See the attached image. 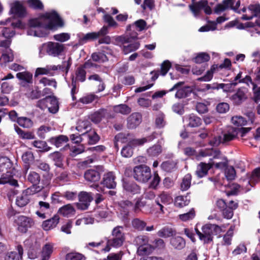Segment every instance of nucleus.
I'll list each match as a JSON object with an SVG mask.
<instances>
[{"label":"nucleus","mask_w":260,"mask_h":260,"mask_svg":"<svg viewBox=\"0 0 260 260\" xmlns=\"http://www.w3.org/2000/svg\"><path fill=\"white\" fill-rule=\"evenodd\" d=\"M14 222L18 226V230L22 233H26L28 229L34 224V220L31 218L23 215L17 216Z\"/></svg>","instance_id":"7"},{"label":"nucleus","mask_w":260,"mask_h":260,"mask_svg":"<svg viewBox=\"0 0 260 260\" xmlns=\"http://www.w3.org/2000/svg\"><path fill=\"white\" fill-rule=\"evenodd\" d=\"M53 251V245L50 243H46L42 247L41 252L42 260H49Z\"/></svg>","instance_id":"34"},{"label":"nucleus","mask_w":260,"mask_h":260,"mask_svg":"<svg viewBox=\"0 0 260 260\" xmlns=\"http://www.w3.org/2000/svg\"><path fill=\"white\" fill-rule=\"evenodd\" d=\"M93 61L99 62H104L108 60L107 55L102 52H94L91 54Z\"/></svg>","instance_id":"46"},{"label":"nucleus","mask_w":260,"mask_h":260,"mask_svg":"<svg viewBox=\"0 0 260 260\" xmlns=\"http://www.w3.org/2000/svg\"><path fill=\"white\" fill-rule=\"evenodd\" d=\"M14 129L18 136L19 138L22 140H33L36 138L34 132L32 131H24L18 125H14Z\"/></svg>","instance_id":"20"},{"label":"nucleus","mask_w":260,"mask_h":260,"mask_svg":"<svg viewBox=\"0 0 260 260\" xmlns=\"http://www.w3.org/2000/svg\"><path fill=\"white\" fill-rule=\"evenodd\" d=\"M247 89L246 88L240 87L235 94L232 95L231 99L235 105H239L247 99Z\"/></svg>","instance_id":"15"},{"label":"nucleus","mask_w":260,"mask_h":260,"mask_svg":"<svg viewBox=\"0 0 260 260\" xmlns=\"http://www.w3.org/2000/svg\"><path fill=\"white\" fill-rule=\"evenodd\" d=\"M51 129V127L42 125L37 129V134L40 139H44L46 138V134L50 132Z\"/></svg>","instance_id":"50"},{"label":"nucleus","mask_w":260,"mask_h":260,"mask_svg":"<svg viewBox=\"0 0 260 260\" xmlns=\"http://www.w3.org/2000/svg\"><path fill=\"white\" fill-rule=\"evenodd\" d=\"M59 217L58 215H55L49 219L44 221L42 223V228L45 231H48L56 226L59 222Z\"/></svg>","instance_id":"28"},{"label":"nucleus","mask_w":260,"mask_h":260,"mask_svg":"<svg viewBox=\"0 0 260 260\" xmlns=\"http://www.w3.org/2000/svg\"><path fill=\"white\" fill-rule=\"evenodd\" d=\"M122 186L123 189L126 192L133 194L139 193L140 192V187L134 181L127 179L123 180Z\"/></svg>","instance_id":"16"},{"label":"nucleus","mask_w":260,"mask_h":260,"mask_svg":"<svg viewBox=\"0 0 260 260\" xmlns=\"http://www.w3.org/2000/svg\"><path fill=\"white\" fill-rule=\"evenodd\" d=\"M115 178L114 173L112 172H109L104 174L102 183L108 188H114L116 186Z\"/></svg>","instance_id":"18"},{"label":"nucleus","mask_w":260,"mask_h":260,"mask_svg":"<svg viewBox=\"0 0 260 260\" xmlns=\"http://www.w3.org/2000/svg\"><path fill=\"white\" fill-rule=\"evenodd\" d=\"M172 67L171 62L168 60L164 61L160 67V74L161 76H165Z\"/></svg>","instance_id":"63"},{"label":"nucleus","mask_w":260,"mask_h":260,"mask_svg":"<svg viewBox=\"0 0 260 260\" xmlns=\"http://www.w3.org/2000/svg\"><path fill=\"white\" fill-rule=\"evenodd\" d=\"M72 64V59L69 57L67 61H63L61 64L58 65V70L62 72H64L67 75Z\"/></svg>","instance_id":"52"},{"label":"nucleus","mask_w":260,"mask_h":260,"mask_svg":"<svg viewBox=\"0 0 260 260\" xmlns=\"http://www.w3.org/2000/svg\"><path fill=\"white\" fill-rule=\"evenodd\" d=\"M107 113V109L104 108L100 109L90 115V119L93 123H99L102 121L103 118H105Z\"/></svg>","instance_id":"27"},{"label":"nucleus","mask_w":260,"mask_h":260,"mask_svg":"<svg viewBox=\"0 0 260 260\" xmlns=\"http://www.w3.org/2000/svg\"><path fill=\"white\" fill-rule=\"evenodd\" d=\"M13 167V163L7 157H0V172L9 173L11 171V168Z\"/></svg>","instance_id":"29"},{"label":"nucleus","mask_w":260,"mask_h":260,"mask_svg":"<svg viewBox=\"0 0 260 260\" xmlns=\"http://www.w3.org/2000/svg\"><path fill=\"white\" fill-rule=\"evenodd\" d=\"M221 231V227L216 224L207 223L204 225L202 228L203 236L202 241L205 244L210 243L213 240V236L220 234Z\"/></svg>","instance_id":"3"},{"label":"nucleus","mask_w":260,"mask_h":260,"mask_svg":"<svg viewBox=\"0 0 260 260\" xmlns=\"http://www.w3.org/2000/svg\"><path fill=\"white\" fill-rule=\"evenodd\" d=\"M149 238L145 235H140L135 239L136 244L139 246V251L142 254H148L151 251V246L148 244Z\"/></svg>","instance_id":"11"},{"label":"nucleus","mask_w":260,"mask_h":260,"mask_svg":"<svg viewBox=\"0 0 260 260\" xmlns=\"http://www.w3.org/2000/svg\"><path fill=\"white\" fill-rule=\"evenodd\" d=\"M119 206L120 208V211H128L129 212L130 209L133 208V203L128 200H122L118 203Z\"/></svg>","instance_id":"57"},{"label":"nucleus","mask_w":260,"mask_h":260,"mask_svg":"<svg viewBox=\"0 0 260 260\" xmlns=\"http://www.w3.org/2000/svg\"><path fill=\"white\" fill-rule=\"evenodd\" d=\"M48 142L59 148L63 146L69 141V138L67 136L60 135L58 136L52 137L48 140Z\"/></svg>","instance_id":"21"},{"label":"nucleus","mask_w":260,"mask_h":260,"mask_svg":"<svg viewBox=\"0 0 260 260\" xmlns=\"http://www.w3.org/2000/svg\"><path fill=\"white\" fill-rule=\"evenodd\" d=\"M48 111L53 114L56 113L59 109V104L57 98L52 95H48Z\"/></svg>","instance_id":"31"},{"label":"nucleus","mask_w":260,"mask_h":260,"mask_svg":"<svg viewBox=\"0 0 260 260\" xmlns=\"http://www.w3.org/2000/svg\"><path fill=\"white\" fill-rule=\"evenodd\" d=\"M86 72L85 70L80 65L77 68L75 71L76 78L78 81L83 82L86 80Z\"/></svg>","instance_id":"48"},{"label":"nucleus","mask_w":260,"mask_h":260,"mask_svg":"<svg viewBox=\"0 0 260 260\" xmlns=\"http://www.w3.org/2000/svg\"><path fill=\"white\" fill-rule=\"evenodd\" d=\"M238 207V203L233 200L230 201L226 207L221 211L223 218L231 219L234 216V211Z\"/></svg>","instance_id":"17"},{"label":"nucleus","mask_w":260,"mask_h":260,"mask_svg":"<svg viewBox=\"0 0 260 260\" xmlns=\"http://www.w3.org/2000/svg\"><path fill=\"white\" fill-rule=\"evenodd\" d=\"M70 34L68 32H61L53 36L54 40L59 42H64L70 40Z\"/></svg>","instance_id":"61"},{"label":"nucleus","mask_w":260,"mask_h":260,"mask_svg":"<svg viewBox=\"0 0 260 260\" xmlns=\"http://www.w3.org/2000/svg\"><path fill=\"white\" fill-rule=\"evenodd\" d=\"M133 176L137 181L146 183L151 178L150 168L145 165H139L133 169Z\"/></svg>","instance_id":"4"},{"label":"nucleus","mask_w":260,"mask_h":260,"mask_svg":"<svg viewBox=\"0 0 260 260\" xmlns=\"http://www.w3.org/2000/svg\"><path fill=\"white\" fill-rule=\"evenodd\" d=\"M141 122V114L138 112L133 113L127 118V127L129 129L135 128Z\"/></svg>","instance_id":"19"},{"label":"nucleus","mask_w":260,"mask_h":260,"mask_svg":"<svg viewBox=\"0 0 260 260\" xmlns=\"http://www.w3.org/2000/svg\"><path fill=\"white\" fill-rule=\"evenodd\" d=\"M16 77L21 81L22 86H25L26 84H32L33 82L32 74L28 72L24 71L16 74Z\"/></svg>","instance_id":"23"},{"label":"nucleus","mask_w":260,"mask_h":260,"mask_svg":"<svg viewBox=\"0 0 260 260\" xmlns=\"http://www.w3.org/2000/svg\"><path fill=\"white\" fill-rule=\"evenodd\" d=\"M122 226L115 227L112 231V238L108 239V243L112 247L118 248L121 247L125 241L124 234L122 232Z\"/></svg>","instance_id":"5"},{"label":"nucleus","mask_w":260,"mask_h":260,"mask_svg":"<svg viewBox=\"0 0 260 260\" xmlns=\"http://www.w3.org/2000/svg\"><path fill=\"white\" fill-rule=\"evenodd\" d=\"M237 134L238 132H237V129H233L232 133L228 132V133L224 134L222 143H227L233 140L236 138Z\"/></svg>","instance_id":"62"},{"label":"nucleus","mask_w":260,"mask_h":260,"mask_svg":"<svg viewBox=\"0 0 260 260\" xmlns=\"http://www.w3.org/2000/svg\"><path fill=\"white\" fill-rule=\"evenodd\" d=\"M162 152V147L159 144H155L147 149L149 156L155 157L158 156Z\"/></svg>","instance_id":"49"},{"label":"nucleus","mask_w":260,"mask_h":260,"mask_svg":"<svg viewBox=\"0 0 260 260\" xmlns=\"http://www.w3.org/2000/svg\"><path fill=\"white\" fill-rule=\"evenodd\" d=\"M191 4L188 6V8L193 15L197 17L200 15L202 11H204L206 15H210L212 13V9L208 5L207 0H191Z\"/></svg>","instance_id":"2"},{"label":"nucleus","mask_w":260,"mask_h":260,"mask_svg":"<svg viewBox=\"0 0 260 260\" xmlns=\"http://www.w3.org/2000/svg\"><path fill=\"white\" fill-rule=\"evenodd\" d=\"M191 175L187 174L184 176L180 184V189L182 191L187 190L191 185Z\"/></svg>","instance_id":"47"},{"label":"nucleus","mask_w":260,"mask_h":260,"mask_svg":"<svg viewBox=\"0 0 260 260\" xmlns=\"http://www.w3.org/2000/svg\"><path fill=\"white\" fill-rule=\"evenodd\" d=\"M27 179L32 184L31 186L27 188L28 189H30L36 193L42 189V187L38 185L41 181V176L39 173L35 171H30L27 175Z\"/></svg>","instance_id":"12"},{"label":"nucleus","mask_w":260,"mask_h":260,"mask_svg":"<svg viewBox=\"0 0 260 260\" xmlns=\"http://www.w3.org/2000/svg\"><path fill=\"white\" fill-rule=\"evenodd\" d=\"M147 23L143 19H139L135 21L132 25H129L127 27V30H131V27H136L139 31L144 30L146 27Z\"/></svg>","instance_id":"56"},{"label":"nucleus","mask_w":260,"mask_h":260,"mask_svg":"<svg viewBox=\"0 0 260 260\" xmlns=\"http://www.w3.org/2000/svg\"><path fill=\"white\" fill-rule=\"evenodd\" d=\"M184 84V82H179L169 89V91L171 92L176 90L175 96L177 99H181L188 97L193 92V88L188 86L181 87Z\"/></svg>","instance_id":"6"},{"label":"nucleus","mask_w":260,"mask_h":260,"mask_svg":"<svg viewBox=\"0 0 260 260\" xmlns=\"http://www.w3.org/2000/svg\"><path fill=\"white\" fill-rule=\"evenodd\" d=\"M40 18L48 20V23H45L44 28L52 31H56L58 28L64 26V22L58 13L55 10L46 12L40 15Z\"/></svg>","instance_id":"1"},{"label":"nucleus","mask_w":260,"mask_h":260,"mask_svg":"<svg viewBox=\"0 0 260 260\" xmlns=\"http://www.w3.org/2000/svg\"><path fill=\"white\" fill-rule=\"evenodd\" d=\"M196 216V211L193 208L186 213L180 214L179 215V219L183 221H187L192 220Z\"/></svg>","instance_id":"59"},{"label":"nucleus","mask_w":260,"mask_h":260,"mask_svg":"<svg viewBox=\"0 0 260 260\" xmlns=\"http://www.w3.org/2000/svg\"><path fill=\"white\" fill-rule=\"evenodd\" d=\"M58 212L63 216L68 217L71 215L74 214L75 212V210L71 204H69L60 208Z\"/></svg>","instance_id":"38"},{"label":"nucleus","mask_w":260,"mask_h":260,"mask_svg":"<svg viewBox=\"0 0 260 260\" xmlns=\"http://www.w3.org/2000/svg\"><path fill=\"white\" fill-rule=\"evenodd\" d=\"M28 7L35 10H43L44 6L41 0H27Z\"/></svg>","instance_id":"41"},{"label":"nucleus","mask_w":260,"mask_h":260,"mask_svg":"<svg viewBox=\"0 0 260 260\" xmlns=\"http://www.w3.org/2000/svg\"><path fill=\"white\" fill-rule=\"evenodd\" d=\"M109 33L108 27L105 25L98 32H91L84 35L80 38L79 41L82 44L86 43L89 41H92L100 38L101 36H105Z\"/></svg>","instance_id":"9"},{"label":"nucleus","mask_w":260,"mask_h":260,"mask_svg":"<svg viewBox=\"0 0 260 260\" xmlns=\"http://www.w3.org/2000/svg\"><path fill=\"white\" fill-rule=\"evenodd\" d=\"M248 9L251 11L253 17L260 15V5L259 4H250L248 6Z\"/></svg>","instance_id":"64"},{"label":"nucleus","mask_w":260,"mask_h":260,"mask_svg":"<svg viewBox=\"0 0 260 260\" xmlns=\"http://www.w3.org/2000/svg\"><path fill=\"white\" fill-rule=\"evenodd\" d=\"M234 226H231L227 231L226 233L223 236V240L224 244L227 245L231 244L232 239L234 235Z\"/></svg>","instance_id":"60"},{"label":"nucleus","mask_w":260,"mask_h":260,"mask_svg":"<svg viewBox=\"0 0 260 260\" xmlns=\"http://www.w3.org/2000/svg\"><path fill=\"white\" fill-rule=\"evenodd\" d=\"M177 162L173 160L164 161L161 164V168L167 172H172L176 169Z\"/></svg>","instance_id":"39"},{"label":"nucleus","mask_w":260,"mask_h":260,"mask_svg":"<svg viewBox=\"0 0 260 260\" xmlns=\"http://www.w3.org/2000/svg\"><path fill=\"white\" fill-rule=\"evenodd\" d=\"M26 96L30 100H34L40 99L42 96V91L38 86H36L34 88L29 89L25 93Z\"/></svg>","instance_id":"32"},{"label":"nucleus","mask_w":260,"mask_h":260,"mask_svg":"<svg viewBox=\"0 0 260 260\" xmlns=\"http://www.w3.org/2000/svg\"><path fill=\"white\" fill-rule=\"evenodd\" d=\"M140 45V44L138 42L129 44L127 45H124L122 49L123 52L125 54H127L137 50L139 48Z\"/></svg>","instance_id":"53"},{"label":"nucleus","mask_w":260,"mask_h":260,"mask_svg":"<svg viewBox=\"0 0 260 260\" xmlns=\"http://www.w3.org/2000/svg\"><path fill=\"white\" fill-rule=\"evenodd\" d=\"M36 192H34L30 189H26L22 193L17 197L16 204L20 207H23L27 205L30 202L29 196L34 194Z\"/></svg>","instance_id":"13"},{"label":"nucleus","mask_w":260,"mask_h":260,"mask_svg":"<svg viewBox=\"0 0 260 260\" xmlns=\"http://www.w3.org/2000/svg\"><path fill=\"white\" fill-rule=\"evenodd\" d=\"M212 168V165L211 164L201 162L198 166L196 174L199 178H202L207 175L208 171Z\"/></svg>","instance_id":"25"},{"label":"nucleus","mask_w":260,"mask_h":260,"mask_svg":"<svg viewBox=\"0 0 260 260\" xmlns=\"http://www.w3.org/2000/svg\"><path fill=\"white\" fill-rule=\"evenodd\" d=\"M165 115L161 112H159L157 115L155 120L156 127L158 128H163L166 125Z\"/></svg>","instance_id":"51"},{"label":"nucleus","mask_w":260,"mask_h":260,"mask_svg":"<svg viewBox=\"0 0 260 260\" xmlns=\"http://www.w3.org/2000/svg\"><path fill=\"white\" fill-rule=\"evenodd\" d=\"M210 59V56L206 52H200L198 53L192 60L196 63H202L208 62Z\"/></svg>","instance_id":"37"},{"label":"nucleus","mask_w":260,"mask_h":260,"mask_svg":"<svg viewBox=\"0 0 260 260\" xmlns=\"http://www.w3.org/2000/svg\"><path fill=\"white\" fill-rule=\"evenodd\" d=\"M17 123L20 126L25 128H30L34 125L33 121L26 117H19Z\"/></svg>","instance_id":"43"},{"label":"nucleus","mask_w":260,"mask_h":260,"mask_svg":"<svg viewBox=\"0 0 260 260\" xmlns=\"http://www.w3.org/2000/svg\"><path fill=\"white\" fill-rule=\"evenodd\" d=\"M22 159L25 164V168L27 170L29 168V164L34 160V155L31 152L27 151L23 154Z\"/></svg>","instance_id":"55"},{"label":"nucleus","mask_w":260,"mask_h":260,"mask_svg":"<svg viewBox=\"0 0 260 260\" xmlns=\"http://www.w3.org/2000/svg\"><path fill=\"white\" fill-rule=\"evenodd\" d=\"M79 203H77L76 207L78 209L85 210L88 209L90 202L93 200L91 192L81 191L78 195Z\"/></svg>","instance_id":"10"},{"label":"nucleus","mask_w":260,"mask_h":260,"mask_svg":"<svg viewBox=\"0 0 260 260\" xmlns=\"http://www.w3.org/2000/svg\"><path fill=\"white\" fill-rule=\"evenodd\" d=\"M170 244L176 249L181 250L186 245V242L184 238L180 236H173L170 239Z\"/></svg>","instance_id":"26"},{"label":"nucleus","mask_w":260,"mask_h":260,"mask_svg":"<svg viewBox=\"0 0 260 260\" xmlns=\"http://www.w3.org/2000/svg\"><path fill=\"white\" fill-rule=\"evenodd\" d=\"M188 125L190 127H199L202 123L201 118L193 113L188 115Z\"/></svg>","instance_id":"36"},{"label":"nucleus","mask_w":260,"mask_h":260,"mask_svg":"<svg viewBox=\"0 0 260 260\" xmlns=\"http://www.w3.org/2000/svg\"><path fill=\"white\" fill-rule=\"evenodd\" d=\"M85 180L89 182H99L101 179V174L99 171L94 169H89L84 173Z\"/></svg>","instance_id":"22"},{"label":"nucleus","mask_w":260,"mask_h":260,"mask_svg":"<svg viewBox=\"0 0 260 260\" xmlns=\"http://www.w3.org/2000/svg\"><path fill=\"white\" fill-rule=\"evenodd\" d=\"M82 135L87 138L88 143L90 145L96 144L100 139V137L93 129L87 131Z\"/></svg>","instance_id":"24"},{"label":"nucleus","mask_w":260,"mask_h":260,"mask_svg":"<svg viewBox=\"0 0 260 260\" xmlns=\"http://www.w3.org/2000/svg\"><path fill=\"white\" fill-rule=\"evenodd\" d=\"M249 179L248 183L252 186L253 185L251 183L253 182L254 183L260 179V167L256 168L252 171Z\"/></svg>","instance_id":"54"},{"label":"nucleus","mask_w":260,"mask_h":260,"mask_svg":"<svg viewBox=\"0 0 260 260\" xmlns=\"http://www.w3.org/2000/svg\"><path fill=\"white\" fill-rule=\"evenodd\" d=\"M190 193H187L186 196H180L175 199V205L176 207L182 208L188 205L190 201V198L188 196Z\"/></svg>","instance_id":"33"},{"label":"nucleus","mask_w":260,"mask_h":260,"mask_svg":"<svg viewBox=\"0 0 260 260\" xmlns=\"http://www.w3.org/2000/svg\"><path fill=\"white\" fill-rule=\"evenodd\" d=\"M10 13L17 17L23 18L26 14V10L22 4L17 1L11 5Z\"/></svg>","instance_id":"14"},{"label":"nucleus","mask_w":260,"mask_h":260,"mask_svg":"<svg viewBox=\"0 0 260 260\" xmlns=\"http://www.w3.org/2000/svg\"><path fill=\"white\" fill-rule=\"evenodd\" d=\"M49 157L54 162L55 166L62 169L64 168L63 164V156L60 152L58 151L50 153Z\"/></svg>","instance_id":"30"},{"label":"nucleus","mask_w":260,"mask_h":260,"mask_svg":"<svg viewBox=\"0 0 260 260\" xmlns=\"http://www.w3.org/2000/svg\"><path fill=\"white\" fill-rule=\"evenodd\" d=\"M113 111L116 113L128 115L131 111V108L126 104H119L113 107Z\"/></svg>","instance_id":"40"},{"label":"nucleus","mask_w":260,"mask_h":260,"mask_svg":"<svg viewBox=\"0 0 260 260\" xmlns=\"http://www.w3.org/2000/svg\"><path fill=\"white\" fill-rule=\"evenodd\" d=\"M86 257L82 253L72 251L66 254L65 256L66 260H86Z\"/></svg>","instance_id":"44"},{"label":"nucleus","mask_w":260,"mask_h":260,"mask_svg":"<svg viewBox=\"0 0 260 260\" xmlns=\"http://www.w3.org/2000/svg\"><path fill=\"white\" fill-rule=\"evenodd\" d=\"M132 224L134 229L138 231H143L146 227V223L144 221L136 218L132 220Z\"/></svg>","instance_id":"58"},{"label":"nucleus","mask_w":260,"mask_h":260,"mask_svg":"<svg viewBox=\"0 0 260 260\" xmlns=\"http://www.w3.org/2000/svg\"><path fill=\"white\" fill-rule=\"evenodd\" d=\"M218 68V64H213L211 67L210 69L207 71L206 74L204 76L198 78L197 80L199 81H210L212 79L214 73L216 71Z\"/></svg>","instance_id":"35"},{"label":"nucleus","mask_w":260,"mask_h":260,"mask_svg":"<svg viewBox=\"0 0 260 260\" xmlns=\"http://www.w3.org/2000/svg\"><path fill=\"white\" fill-rule=\"evenodd\" d=\"M43 45L46 47V52L49 55L54 57L61 55L66 48L64 44L58 42H48L46 44H44Z\"/></svg>","instance_id":"8"},{"label":"nucleus","mask_w":260,"mask_h":260,"mask_svg":"<svg viewBox=\"0 0 260 260\" xmlns=\"http://www.w3.org/2000/svg\"><path fill=\"white\" fill-rule=\"evenodd\" d=\"M32 145L41 151L47 152L51 150V148L49 147L45 141L41 140H35L32 142Z\"/></svg>","instance_id":"45"},{"label":"nucleus","mask_w":260,"mask_h":260,"mask_svg":"<svg viewBox=\"0 0 260 260\" xmlns=\"http://www.w3.org/2000/svg\"><path fill=\"white\" fill-rule=\"evenodd\" d=\"M175 234L176 231L168 227H164L157 232V235L163 238L172 237Z\"/></svg>","instance_id":"42"}]
</instances>
